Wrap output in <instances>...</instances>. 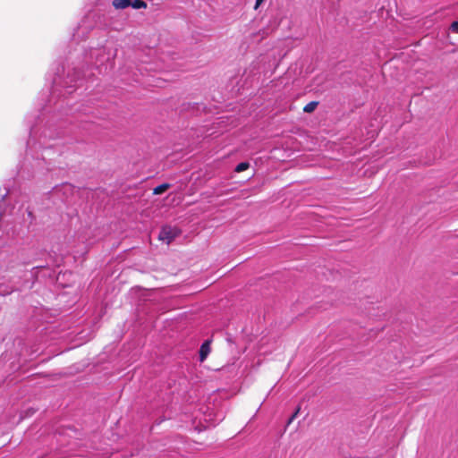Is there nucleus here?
<instances>
[{
    "instance_id": "nucleus-1",
    "label": "nucleus",
    "mask_w": 458,
    "mask_h": 458,
    "mask_svg": "<svg viewBox=\"0 0 458 458\" xmlns=\"http://www.w3.org/2000/svg\"><path fill=\"white\" fill-rule=\"evenodd\" d=\"M180 233L181 232L177 227L165 225L160 230L158 239L160 241L165 242L166 244H169L180 234Z\"/></svg>"
},
{
    "instance_id": "nucleus-2",
    "label": "nucleus",
    "mask_w": 458,
    "mask_h": 458,
    "mask_svg": "<svg viewBox=\"0 0 458 458\" xmlns=\"http://www.w3.org/2000/svg\"><path fill=\"white\" fill-rule=\"evenodd\" d=\"M210 352V342L205 341L199 348V360L204 361Z\"/></svg>"
},
{
    "instance_id": "nucleus-3",
    "label": "nucleus",
    "mask_w": 458,
    "mask_h": 458,
    "mask_svg": "<svg viewBox=\"0 0 458 458\" xmlns=\"http://www.w3.org/2000/svg\"><path fill=\"white\" fill-rule=\"evenodd\" d=\"M112 4L115 9H125L131 4V0H113Z\"/></svg>"
},
{
    "instance_id": "nucleus-4",
    "label": "nucleus",
    "mask_w": 458,
    "mask_h": 458,
    "mask_svg": "<svg viewBox=\"0 0 458 458\" xmlns=\"http://www.w3.org/2000/svg\"><path fill=\"white\" fill-rule=\"evenodd\" d=\"M169 188H170L169 183H162L153 189V194L160 195V194L164 193L165 191H166Z\"/></svg>"
},
{
    "instance_id": "nucleus-5",
    "label": "nucleus",
    "mask_w": 458,
    "mask_h": 458,
    "mask_svg": "<svg viewBox=\"0 0 458 458\" xmlns=\"http://www.w3.org/2000/svg\"><path fill=\"white\" fill-rule=\"evenodd\" d=\"M318 101H311L304 106L303 112L305 113H312L316 107L318 106Z\"/></svg>"
},
{
    "instance_id": "nucleus-6",
    "label": "nucleus",
    "mask_w": 458,
    "mask_h": 458,
    "mask_svg": "<svg viewBox=\"0 0 458 458\" xmlns=\"http://www.w3.org/2000/svg\"><path fill=\"white\" fill-rule=\"evenodd\" d=\"M131 6L134 9H140V8H146L147 3L143 0H131Z\"/></svg>"
},
{
    "instance_id": "nucleus-7",
    "label": "nucleus",
    "mask_w": 458,
    "mask_h": 458,
    "mask_svg": "<svg viewBox=\"0 0 458 458\" xmlns=\"http://www.w3.org/2000/svg\"><path fill=\"white\" fill-rule=\"evenodd\" d=\"M249 167H250V164L248 162H242L236 165L234 171L237 173H241V172L247 170Z\"/></svg>"
},
{
    "instance_id": "nucleus-8",
    "label": "nucleus",
    "mask_w": 458,
    "mask_h": 458,
    "mask_svg": "<svg viewBox=\"0 0 458 458\" xmlns=\"http://www.w3.org/2000/svg\"><path fill=\"white\" fill-rule=\"evenodd\" d=\"M300 410H301V408H300V407H298V408L296 409V411H294V413H293V414L290 417V419L288 420L287 424H290V423H292V422L293 421V420L297 417L298 413L300 412Z\"/></svg>"
},
{
    "instance_id": "nucleus-9",
    "label": "nucleus",
    "mask_w": 458,
    "mask_h": 458,
    "mask_svg": "<svg viewBox=\"0 0 458 458\" xmlns=\"http://www.w3.org/2000/svg\"><path fill=\"white\" fill-rule=\"evenodd\" d=\"M450 29L452 30L453 32L458 33V21H454L451 24Z\"/></svg>"
},
{
    "instance_id": "nucleus-10",
    "label": "nucleus",
    "mask_w": 458,
    "mask_h": 458,
    "mask_svg": "<svg viewBox=\"0 0 458 458\" xmlns=\"http://www.w3.org/2000/svg\"><path fill=\"white\" fill-rule=\"evenodd\" d=\"M263 1L264 0H256L255 9H257L263 3Z\"/></svg>"
}]
</instances>
